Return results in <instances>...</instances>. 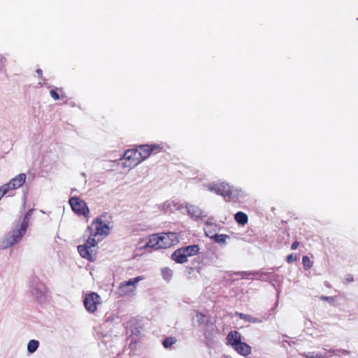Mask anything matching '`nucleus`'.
Returning a JSON list of instances; mask_svg holds the SVG:
<instances>
[{
    "label": "nucleus",
    "instance_id": "obj_1",
    "mask_svg": "<svg viewBox=\"0 0 358 358\" xmlns=\"http://www.w3.org/2000/svg\"><path fill=\"white\" fill-rule=\"evenodd\" d=\"M105 217L106 215L103 214L93 220L87 228L89 237L85 243L78 246L80 255L90 262L94 260L92 248L96 247L99 241L110 234V227L103 220Z\"/></svg>",
    "mask_w": 358,
    "mask_h": 358
},
{
    "label": "nucleus",
    "instance_id": "obj_2",
    "mask_svg": "<svg viewBox=\"0 0 358 358\" xmlns=\"http://www.w3.org/2000/svg\"><path fill=\"white\" fill-rule=\"evenodd\" d=\"M209 189L217 194L222 196L226 201H231L240 194V191L230 186L226 182H220L210 185Z\"/></svg>",
    "mask_w": 358,
    "mask_h": 358
},
{
    "label": "nucleus",
    "instance_id": "obj_3",
    "mask_svg": "<svg viewBox=\"0 0 358 358\" xmlns=\"http://www.w3.org/2000/svg\"><path fill=\"white\" fill-rule=\"evenodd\" d=\"M199 252V247L197 245L182 247L173 252L171 259L178 264H183L187 262L189 257L194 256Z\"/></svg>",
    "mask_w": 358,
    "mask_h": 358
},
{
    "label": "nucleus",
    "instance_id": "obj_4",
    "mask_svg": "<svg viewBox=\"0 0 358 358\" xmlns=\"http://www.w3.org/2000/svg\"><path fill=\"white\" fill-rule=\"evenodd\" d=\"M28 226V221L27 217L23 220L22 223L17 227V229H14L11 234L8 235L5 239L2 241L1 248H7L13 246L16 243L20 241L24 234H25Z\"/></svg>",
    "mask_w": 358,
    "mask_h": 358
},
{
    "label": "nucleus",
    "instance_id": "obj_5",
    "mask_svg": "<svg viewBox=\"0 0 358 358\" xmlns=\"http://www.w3.org/2000/svg\"><path fill=\"white\" fill-rule=\"evenodd\" d=\"M144 279L142 275L131 278L127 281L122 282L117 288V293L120 296H131L135 294L137 284Z\"/></svg>",
    "mask_w": 358,
    "mask_h": 358
},
{
    "label": "nucleus",
    "instance_id": "obj_6",
    "mask_svg": "<svg viewBox=\"0 0 358 358\" xmlns=\"http://www.w3.org/2000/svg\"><path fill=\"white\" fill-rule=\"evenodd\" d=\"M69 203L73 211L78 215H83L86 218L90 217V211L85 201L77 196L71 197Z\"/></svg>",
    "mask_w": 358,
    "mask_h": 358
},
{
    "label": "nucleus",
    "instance_id": "obj_7",
    "mask_svg": "<svg viewBox=\"0 0 358 358\" xmlns=\"http://www.w3.org/2000/svg\"><path fill=\"white\" fill-rule=\"evenodd\" d=\"M137 150L141 157V161L148 158L151 154H157L164 151L162 144L141 145L138 147Z\"/></svg>",
    "mask_w": 358,
    "mask_h": 358
},
{
    "label": "nucleus",
    "instance_id": "obj_8",
    "mask_svg": "<svg viewBox=\"0 0 358 358\" xmlns=\"http://www.w3.org/2000/svg\"><path fill=\"white\" fill-rule=\"evenodd\" d=\"M124 166L133 168L137 166L141 161V157L136 149H130L125 151L124 154Z\"/></svg>",
    "mask_w": 358,
    "mask_h": 358
},
{
    "label": "nucleus",
    "instance_id": "obj_9",
    "mask_svg": "<svg viewBox=\"0 0 358 358\" xmlns=\"http://www.w3.org/2000/svg\"><path fill=\"white\" fill-rule=\"evenodd\" d=\"M83 303L89 313H94L97 310V305L101 303L100 296L95 292H92L86 295Z\"/></svg>",
    "mask_w": 358,
    "mask_h": 358
},
{
    "label": "nucleus",
    "instance_id": "obj_10",
    "mask_svg": "<svg viewBox=\"0 0 358 358\" xmlns=\"http://www.w3.org/2000/svg\"><path fill=\"white\" fill-rule=\"evenodd\" d=\"M161 248H167L178 242V235L173 232L159 234Z\"/></svg>",
    "mask_w": 358,
    "mask_h": 358
},
{
    "label": "nucleus",
    "instance_id": "obj_11",
    "mask_svg": "<svg viewBox=\"0 0 358 358\" xmlns=\"http://www.w3.org/2000/svg\"><path fill=\"white\" fill-rule=\"evenodd\" d=\"M26 178L25 173H20L12 178L8 183L4 184V185L9 192L11 190H15L22 187L24 184Z\"/></svg>",
    "mask_w": 358,
    "mask_h": 358
},
{
    "label": "nucleus",
    "instance_id": "obj_12",
    "mask_svg": "<svg viewBox=\"0 0 358 358\" xmlns=\"http://www.w3.org/2000/svg\"><path fill=\"white\" fill-rule=\"evenodd\" d=\"M227 343L234 348L241 342V335L237 331H230L227 336Z\"/></svg>",
    "mask_w": 358,
    "mask_h": 358
},
{
    "label": "nucleus",
    "instance_id": "obj_13",
    "mask_svg": "<svg viewBox=\"0 0 358 358\" xmlns=\"http://www.w3.org/2000/svg\"><path fill=\"white\" fill-rule=\"evenodd\" d=\"M233 349L244 357H246L251 353V347L246 343L242 341L233 348Z\"/></svg>",
    "mask_w": 358,
    "mask_h": 358
},
{
    "label": "nucleus",
    "instance_id": "obj_14",
    "mask_svg": "<svg viewBox=\"0 0 358 358\" xmlns=\"http://www.w3.org/2000/svg\"><path fill=\"white\" fill-rule=\"evenodd\" d=\"M146 247L155 250L161 249L159 234L150 236L149 241L147 243Z\"/></svg>",
    "mask_w": 358,
    "mask_h": 358
},
{
    "label": "nucleus",
    "instance_id": "obj_15",
    "mask_svg": "<svg viewBox=\"0 0 358 358\" xmlns=\"http://www.w3.org/2000/svg\"><path fill=\"white\" fill-rule=\"evenodd\" d=\"M235 315L245 322H248L250 323H261L262 322V320L260 319L255 317H252L250 315H247V314H244V313H238V312H236L235 313Z\"/></svg>",
    "mask_w": 358,
    "mask_h": 358
},
{
    "label": "nucleus",
    "instance_id": "obj_16",
    "mask_svg": "<svg viewBox=\"0 0 358 358\" xmlns=\"http://www.w3.org/2000/svg\"><path fill=\"white\" fill-rule=\"evenodd\" d=\"M235 220L241 225H245L248 222V215L241 211L238 212L235 214L234 216Z\"/></svg>",
    "mask_w": 358,
    "mask_h": 358
},
{
    "label": "nucleus",
    "instance_id": "obj_17",
    "mask_svg": "<svg viewBox=\"0 0 358 358\" xmlns=\"http://www.w3.org/2000/svg\"><path fill=\"white\" fill-rule=\"evenodd\" d=\"M39 343L36 340H31L27 345V350L29 353H34L38 348Z\"/></svg>",
    "mask_w": 358,
    "mask_h": 358
},
{
    "label": "nucleus",
    "instance_id": "obj_18",
    "mask_svg": "<svg viewBox=\"0 0 358 358\" xmlns=\"http://www.w3.org/2000/svg\"><path fill=\"white\" fill-rule=\"evenodd\" d=\"M177 340L175 337H167L163 341V346L165 348H171L173 344L176 343Z\"/></svg>",
    "mask_w": 358,
    "mask_h": 358
},
{
    "label": "nucleus",
    "instance_id": "obj_19",
    "mask_svg": "<svg viewBox=\"0 0 358 358\" xmlns=\"http://www.w3.org/2000/svg\"><path fill=\"white\" fill-rule=\"evenodd\" d=\"M302 264L305 270H309L313 266V262L308 256H303L302 258Z\"/></svg>",
    "mask_w": 358,
    "mask_h": 358
},
{
    "label": "nucleus",
    "instance_id": "obj_20",
    "mask_svg": "<svg viewBox=\"0 0 358 358\" xmlns=\"http://www.w3.org/2000/svg\"><path fill=\"white\" fill-rule=\"evenodd\" d=\"M162 274L163 275V278L165 280H168L171 278V276L173 275V271L171 268H169L168 267H165L162 269Z\"/></svg>",
    "mask_w": 358,
    "mask_h": 358
},
{
    "label": "nucleus",
    "instance_id": "obj_21",
    "mask_svg": "<svg viewBox=\"0 0 358 358\" xmlns=\"http://www.w3.org/2000/svg\"><path fill=\"white\" fill-rule=\"evenodd\" d=\"M214 238H215V241L218 243H224L226 242V241L228 238H229V236L226 234H218V235H215Z\"/></svg>",
    "mask_w": 358,
    "mask_h": 358
},
{
    "label": "nucleus",
    "instance_id": "obj_22",
    "mask_svg": "<svg viewBox=\"0 0 358 358\" xmlns=\"http://www.w3.org/2000/svg\"><path fill=\"white\" fill-rule=\"evenodd\" d=\"M286 260L288 264H292L297 260V257L296 255L290 254L287 256Z\"/></svg>",
    "mask_w": 358,
    "mask_h": 358
},
{
    "label": "nucleus",
    "instance_id": "obj_23",
    "mask_svg": "<svg viewBox=\"0 0 358 358\" xmlns=\"http://www.w3.org/2000/svg\"><path fill=\"white\" fill-rule=\"evenodd\" d=\"M50 96L54 100H59V95L55 90H51Z\"/></svg>",
    "mask_w": 358,
    "mask_h": 358
},
{
    "label": "nucleus",
    "instance_id": "obj_24",
    "mask_svg": "<svg viewBox=\"0 0 358 358\" xmlns=\"http://www.w3.org/2000/svg\"><path fill=\"white\" fill-rule=\"evenodd\" d=\"M320 299L322 301H327L329 302H334V299L332 296H321Z\"/></svg>",
    "mask_w": 358,
    "mask_h": 358
},
{
    "label": "nucleus",
    "instance_id": "obj_25",
    "mask_svg": "<svg viewBox=\"0 0 358 358\" xmlns=\"http://www.w3.org/2000/svg\"><path fill=\"white\" fill-rule=\"evenodd\" d=\"M299 245V243L298 241H294V242L292 243V246H291V248H292V250H296V249L298 248Z\"/></svg>",
    "mask_w": 358,
    "mask_h": 358
},
{
    "label": "nucleus",
    "instance_id": "obj_26",
    "mask_svg": "<svg viewBox=\"0 0 358 358\" xmlns=\"http://www.w3.org/2000/svg\"><path fill=\"white\" fill-rule=\"evenodd\" d=\"M36 72L40 78L42 77L43 71L41 69H36Z\"/></svg>",
    "mask_w": 358,
    "mask_h": 358
},
{
    "label": "nucleus",
    "instance_id": "obj_27",
    "mask_svg": "<svg viewBox=\"0 0 358 358\" xmlns=\"http://www.w3.org/2000/svg\"><path fill=\"white\" fill-rule=\"evenodd\" d=\"M352 278H349V281H352Z\"/></svg>",
    "mask_w": 358,
    "mask_h": 358
},
{
    "label": "nucleus",
    "instance_id": "obj_28",
    "mask_svg": "<svg viewBox=\"0 0 358 358\" xmlns=\"http://www.w3.org/2000/svg\"><path fill=\"white\" fill-rule=\"evenodd\" d=\"M352 278H349V281H352Z\"/></svg>",
    "mask_w": 358,
    "mask_h": 358
},
{
    "label": "nucleus",
    "instance_id": "obj_29",
    "mask_svg": "<svg viewBox=\"0 0 358 358\" xmlns=\"http://www.w3.org/2000/svg\"><path fill=\"white\" fill-rule=\"evenodd\" d=\"M357 19H358V17H357Z\"/></svg>",
    "mask_w": 358,
    "mask_h": 358
}]
</instances>
